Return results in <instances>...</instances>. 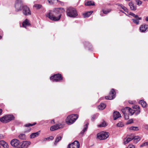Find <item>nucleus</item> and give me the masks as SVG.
<instances>
[{"label":"nucleus","mask_w":148,"mask_h":148,"mask_svg":"<svg viewBox=\"0 0 148 148\" xmlns=\"http://www.w3.org/2000/svg\"><path fill=\"white\" fill-rule=\"evenodd\" d=\"M64 11V10L62 8H55L53 11H50L47 14L46 16L51 20L58 21L61 18V14L60 13Z\"/></svg>","instance_id":"obj_1"},{"label":"nucleus","mask_w":148,"mask_h":148,"mask_svg":"<svg viewBox=\"0 0 148 148\" xmlns=\"http://www.w3.org/2000/svg\"><path fill=\"white\" fill-rule=\"evenodd\" d=\"M122 111L124 115L125 118L126 119H129V115H132L135 112V110L128 107H126L122 109Z\"/></svg>","instance_id":"obj_2"},{"label":"nucleus","mask_w":148,"mask_h":148,"mask_svg":"<svg viewBox=\"0 0 148 148\" xmlns=\"http://www.w3.org/2000/svg\"><path fill=\"white\" fill-rule=\"evenodd\" d=\"M66 12L67 16L70 17L75 18L78 15L76 9L70 7L67 8Z\"/></svg>","instance_id":"obj_3"},{"label":"nucleus","mask_w":148,"mask_h":148,"mask_svg":"<svg viewBox=\"0 0 148 148\" xmlns=\"http://www.w3.org/2000/svg\"><path fill=\"white\" fill-rule=\"evenodd\" d=\"M78 117V116L77 114L70 115L67 117L66 120V122L68 124H71L75 121Z\"/></svg>","instance_id":"obj_4"},{"label":"nucleus","mask_w":148,"mask_h":148,"mask_svg":"<svg viewBox=\"0 0 148 148\" xmlns=\"http://www.w3.org/2000/svg\"><path fill=\"white\" fill-rule=\"evenodd\" d=\"M23 5L22 0H16L15 2L14 7L16 12H19L22 10Z\"/></svg>","instance_id":"obj_5"},{"label":"nucleus","mask_w":148,"mask_h":148,"mask_svg":"<svg viewBox=\"0 0 148 148\" xmlns=\"http://www.w3.org/2000/svg\"><path fill=\"white\" fill-rule=\"evenodd\" d=\"M14 117L12 115H7L4 116L0 119V121L3 123H7L14 120Z\"/></svg>","instance_id":"obj_6"},{"label":"nucleus","mask_w":148,"mask_h":148,"mask_svg":"<svg viewBox=\"0 0 148 148\" xmlns=\"http://www.w3.org/2000/svg\"><path fill=\"white\" fill-rule=\"evenodd\" d=\"M108 136L109 133L104 132L98 133L97 135V138L100 140L106 139Z\"/></svg>","instance_id":"obj_7"},{"label":"nucleus","mask_w":148,"mask_h":148,"mask_svg":"<svg viewBox=\"0 0 148 148\" xmlns=\"http://www.w3.org/2000/svg\"><path fill=\"white\" fill-rule=\"evenodd\" d=\"M62 78L60 74L54 75L50 77V79L53 82H58L62 80Z\"/></svg>","instance_id":"obj_8"},{"label":"nucleus","mask_w":148,"mask_h":148,"mask_svg":"<svg viewBox=\"0 0 148 148\" xmlns=\"http://www.w3.org/2000/svg\"><path fill=\"white\" fill-rule=\"evenodd\" d=\"M11 145L16 148H18L20 147V143L19 141L16 139H12L10 141Z\"/></svg>","instance_id":"obj_9"},{"label":"nucleus","mask_w":148,"mask_h":148,"mask_svg":"<svg viewBox=\"0 0 148 148\" xmlns=\"http://www.w3.org/2000/svg\"><path fill=\"white\" fill-rule=\"evenodd\" d=\"M116 92L114 89H112L110 93L109 96H106L105 97L106 99L108 100H112L115 97Z\"/></svg>","instance_id":"obj_10"},{"label":"nucleus","mask_w":148,"mask_h":148,"mask_svg":"<svg viewBox=\"0 0 148 148\" xmlns=\"http://www.w3.org/2000/svg\"><path fill=\"white\" fill-rule=\"evenodd\" d=\"M23 10V13L25 16H28L31 14V12L29 8L26 5H24Z\"/></svg>","instance_id":"obj_11"},{"label":"nucleus","mask_w":148,"mask_h":148,"mask_svg":"<svg viewBox=\"0 0 148 148\" xmlns=\"http://www.w3.org/2000/svg\"><path fill=\"white\" fill-rule=\"evenodd\" d=\"M79 142L75 140L71 144H69L68 145V148H79Z\"/></svg>","instance_id":"obj_12"},{"label":"nucleus","mask_w":148,"mask_h":148,"mask_svg":"<svg viewBox=\"0 0 148 148\" xmlns=\"http://www.w3.org/2000/svg\"><path fill=\"white\" fill-rule=\"evenodd\" d=\"M30 143V141H24L22 144L20 143V147L18 148H27Z\"/></svg>","instance_id":"obj_13"},{"label":"nucleus","mask_w":148,"mask_h":148,"mask_svg":"<svg viewBox=\"0 0 148 148\" xmlns=\"http://www.w3.org/2000/svg\"><path fill=\"white\" fill-rule=\"evenodd\" d=\"M148 28V25L146 24H143L140 26V29L141 32H145L147 29Z\"/></svg>","instance_id":"obj_14"},{"label":"nucleus","mask_w":148,"mask_h":148,"mask_svg":"<svg viewBox=\"0 0 148 148\" xmlns=\"http://www.w3.org/2000/svg\"><path fill=\"white\" fill-rule=\"evenodd\" d=\"M113 116L114 120L121 117L120 114L118 112H114L113 114Z\"/></svg>","instance_id":"obj_15"},{"label":"nucleus","mask_w":148,"mask_h":148,"mask_svg":"<svg viewBox=\"0 0 148 148\" xmlns=\"http://www.w3.org/2000/svg\"><path fill=\"white\" fill-rule=\"evenodd\" d=\"M29 20L27 19H26L23 23V27H24L26 28L27 27L30 26V24L29 23Z\"/></svg>","instance_id":"obj_16"},{"label":"nucleus","mask_w":148,"mask_h":148,"mask_svg":"<svg viewBox=\"0 0 148 148\" xmlns=\"http://www.w3.org/2000/svg\"><path fill=\"white\" fill-rule=\"evenodd\" d=\"M88 123H86L84 126V128L83 130L81 132L80 134H79V135L80 136H83L84 135V132L87 130L88 126Z\"/></svg>","instance_id":"obj_17"},{"label":"nucleus","mask_w":148,"mask_h":148,"mask_svg":"<svg viewBox=\"0 0 148 148\" xmlns=\"http://www.w3.org/2000/svg\"><path fill=\"white\" fill-rule=\"evenodd\" d=\"M40 131L32 133L30 136V138H33L38 136L40 134Z\"/></svg>","instance_id":"obj_18"},{"label":"nucleus","mask_w":148,"mask_h":148,"mask_svg":"<svg viewBox=\"0 0 148 148\" xmlns=\"http://www.w3.org/2000/svg\"><path fill=\"white\" fill-rule=\"evenodd\" d=\"M0 145L2 146L4 148L8 147V145L7 143L4 140L0 141Z\"/></svg>","instance_id":"obj_19"},{"label":"nucleus","mask_w":148,"mask_h":148,"mask_svg":"<svg viewBox=\"0 0 148 148\" xmlns=\"http://www.w3.org/2000/svg\"><path fill=\"white\" fill-rule=\"evenodd\" d=\"M133 140L132 138L127 137L123 139V143L125 145Z\"/></svg>","instance_id":"obj_20"},{"label":"nucleus","mask_w":148,"mask_h":148,"mask_svg":"<svg viewBox=\"0 0 148 148\" xmlns=\"http://www.w3.org/2000/svg\"><path fill=\"white\" fill-rule=\"evenodd\" d=\"M129 5L130 6V9L132 10H135L136 9V6H135L134 4L131 2L129 3Z\"/></svg>","instance_id":"obj_21"},{"label":"nucleus","mask_w":148,"mask_h":148,"mask_svg":"<svg viewBox=\"0 0 148 148\" xmlns=\"http://www.w3.org/2000/svg\"><path fill=\"white\" fill-rule=\"evenodd\" d=\"M59 128V125H58L56 124L51 127L50 130L51 131H53L56 130H57Z\"/></svg>","instance_id":"obj_22"},{"label":"nucleus","mask_w":148,"mask_h":148,"mask_svg":"<svg viewBox=\"0 0 148 148\" xmlns=\"http://www.w3.org/2000/svg\"><path fill=\"white\" fill-rule=\"evenodd\" d=\"M93 12V11H90L86 12L83 14L84 17V18L88 17Z\"/></svg>","instance_id":"obj_23"},{"label":"nucleus","mask_w":148,"mask_h":148,"mask_svg":"<svg viewBox=\"0 0 148 148\" xmlns=\"http://www.w3.org/2000/svg\"><path fill=\"white\" fill-rule=\"evenodd\" d=\"M132 138L134 143L136 144L140 140V137L138 136H135Z\"/></svg>","instance_id":"obj_24"},{"label":"nucleus","mask_w":148,"mask_h":148,"mask_svg":"<svg viewBox=\"0 0 148 148\" xmlns=\"http://www.w3.org/2000/svg\"><path fill=\"white\" fill-rule=\"evenodd\" d=\"M133 108L134 109H136V110L137 111V112L135 113L136 115L140 113V109L139 106L137 105H135L133 107Z\"/></svg>","instance_id":"obj_25"},{"label":"nucleus","mask_w":148,"mask_h":148,"mask_svg":"<svg viewBox=\"0 0 148 148\" xmlns=\"http://www.w3.org/2000/svg\"><path fill=\"white\" fill-rule=\"evenodd\" d=\"M106 107V105L105 104L102 103L98 106V108L99 110H103Z\"/></svg>","instance_id":"obj_26"},{"label":"nucleus","mask_w":148,"mask_h":148,"mask_svg":"<svg viewBox=\"0 0 148 148\" xmlns=\"http://www.w3.org/2000/svg\"><path fill=\"white\" fill-rule=\"evenodd\" d=\"M127 13L128 14L134 17L135 18H138V19H142L141 18L138 17V15H135L134 13H132L131 12H130L129 13L128 12Z\"/></svg>","instance_id":"obj_27"},{"label":"nucleus","mask_w":148,"mask_h":148,"mask_svg":"<svg viewBox=\"0 0 148 148\" xmlns=\"http://www.w3.org/2000/svg\"><path fill=\"white\" fill-rule=\"evenodd\" d=\"M139 103L143 107H145L147 106V104L143 100H141L139 101Z\"/></svg>","instance_id":"obj_28"},{"label":"nucleus","mask_w":148,"mask_h":148,"mask_svg":"<svg viewBox=\"0 0 148 148\" xmlns=\"http://www.w3.org/2000/svg\"><path fill=\"white\" fill-rule=\"evenodd\" d=\"M141 19H139L138 18H135V19H132V21L134 23L138 25L139 24V20Z\"/></svg>","instance_id":"obj_29"},{"label":"nucleus","mask_w":148,"mask_h":148,"mask_svg":"<svg viewBox=\"0 0 148 148\" xmlns=\"http://www.w3.org/2000/svg\"><path fill=\"white\" fill-rule=\"evenodd\" d=\"M19 139L22 140H25L26 138V136L25 134H20L18 136Z\"/></svg>","instance_id":"obj_30"},{"label":"nucleus","mask_w":148,"mask_h":148,"mask_svg":"<svg viewBox=\"0 0 148 148\" xmlns=\"http://www.w3.org/2000/svg\"><path fill=\"white\" fill-rule=\"evenodd\" d=\"M94 5V2L92 1H88L85 3V5L87 6L93 5Z\"/></svg>","instance_id":"obj_31"},{"label":"nucleus","mask_w":148,"mask_h":148,"mask_svg":"<svg viewBox=\"0 0 148 148\" xmlns=\"http://www.w3.org/2000/svg\"><path fill=\"white\" fill-rule=\"evenodd\" d=\"M62 138L61 136H57L56 139L54 143V145H56L57 143L60 141Z\"/></svg>","instance_id":"obj_32"},{"label":"nucleus","mask_w":148,"mask_h":148,"mask_svg":"<svg viewBox=\"0 0 148 148\" xmlns=\"http://www.w3.org/2000/svg\"><path fill=\"white\" fill-rule=\"evenodd\" d=\"M130 130H133L137 131L138 130V129L137 127L132 126L129 128Z\"/></svg>","instance_id":"obj_33"},{"label":"nucleus","mask_w":148,"mask_h":148,"mask_svg":"<svg viewBox=\"0 0 148 148\" xmlns=\"http://www.w3.org/2000/svg\"><path fill=\"white\" fill-rule=\"evenodd\" d=\"M50 4H53L56 1H59L58 0H47Z\"/></svg>","instance_id":"obj_34"},{"label":"nucleus","mask_w":148,"mask_h":148,"mask_svg":"<svg viewBox=\"0 0 148 148\" xmlns=\"http://www.w3.org/2000/svg\"><path fill=\"white\" fill-rule=\"evenodd\" d=\"M111 10L110 9H108L106 10H102V11L104 14H107L110 12Z\"/></svg>","instance_id":"obj_35"},{"label":"nucleus","mask_w":148,"mask_h":148,"mask_svg":"<svg viewBox=\"0 0 148 148\" xmlns=\"http://www.w3.org/2000/svg\"><path fill=\"white\" fill-rule=\"evenodd\" d=\"M34 7L36 8L37 9H40L42 7V5L38 4H35L34 5Z\"/></svg>","instance_id":"obj_36"},{"label":"nucleus","mask_w":148,"mask_h":148,"mask_svg":"<svg viewBox=\"0 0 148 148\" xmlns=\"http://www.w3.org/2000/svg\"><path fill=\"white\" fill-rule=\"evenodd\" d=\"M106 126V123L104 121L98 125V127H103Z\"/></svg>","instance_id":"obj_37"},{"label":"nucleus","mask_w":148,"mask_h":148,"mask_svg":"<svg viewBox=\"0 0 148 148\" xmlns=\"http://www.w3.org/2000/svg\"><path fill=\"white\" fill-rule=\"evenodd\" d=\"M124 126L123 123L122 122H120L117 124V126L119 127H122Z\"/></svg>","instance_id":"obj_38"},{"label":"nucleus","mask_w":148,"mask_h":148,"mask_svg":"<svg viewBox=\"0 0 148 148\" xmlns=\"http://www.w3.org/2000/svg\"><path fill=\"white\" fill-rule=\"evenodd\" d=\"M136 1L138 5L140 6L142 4V1L140 0H136Z\"/></svg>","instance_id":"obj_39"},{"label":"nucleus","mask_w":148,"mask_h":148,"mask_svg":"<svg viewBox=\"0 0 148 148\" xmlns=\"http://www.w3.org/2000/svg\"><path fill=\"white\" fill-rule=\"evenodd\" d=\"M36 124V123H34L33 124H31L30 123H28L27 124H26L25 125V126L26 127H28L30 126H32L33 125H35Z\"/></svg>","instance_id":"obj_40"},{"label":"nucleus","mask_w":148,"mask_h":148,"mask_svg":"<svg viewBox=\"0 0 148 148\" xmlns=\"http://www.w3.org/2000/svg\"><path fill=\"white\" fill-rule=\"evenodd\" d=\"M53 136H50L49 137H48L47 138H44V141H46V140H47L48 139H50L51 140H52L53 139Z\"/></svg>","instance_id":"obj_41"},{"label":"nucleus","mask_w":148,"mask_h":148,"mask_svg":"<svg viewBox=\"0 0 148 148\" xmlns=\"http://www.w3.org/2000/svg\"><path fill=\"white\" fill-rule=\"evenodd\" d=\"M148 146V142H146L143 143L140 145V147H143L144 146Z\"/></svg>","instance_id":"obj_42"},{"label":"nucleus","mask_w":148,"mask_h":148,"mask_svg":"<svg viewBox=\"0 0 148 148\" xmlns=\"http://www.w3.org/2000/svg\"><path fill=\"white\" fill-rule=\"evenodd\" d=\"M133 122V120L132 119H131L128 121L127 122V124H131Z\"/></svg>","instance_id":"obj_43"},{"label":"nucleus","mask_w":148,"mask_h":148,"mask_svg":"<svg viewBox=\"0 0 148 148\" xmlns=\"http://www.w3.org/2000/svg\"><path fill=\"white\" fill-rule=\"evenodd\" d=\"M122 9H123V10L125 12H128V9L124 5L122 8Z\"/></svg>","instance_id":"obj_44"},{"label":"nucleus","mask_w":148,"mask_h":148,"mask_svg":"<svg viewBox=\"0 0 148 148\" xmlns=\"http://www.w3.org/2000/svg\"><path fill=\"white\" fill-rule=\"evenodd\" d=\"M116 5L119 6V8H121L122 9V8L123 6V5H122L121 4H120V3H117Z\"/></svg>","instance_id":"obj_45"},{"label":"nucleus","mask_w":148,"mask_h":148,"mask_svg":"<svg viewBox=\"0 0 148 148\" xmlns=\"http://www.w3.org/2000/svg\"><path fill=\"white\" fill-rule=\"evenodd\" d=\"M127 148H135V147L133 145H130L128 146Z\"/></svg>","instance_id":"obj_46"},{"label":"nucleus","mask_w":148,"mask_h":148,"mask_svg":"<svg viewBox=\"0 0 148 148\" xmlns=\"http://www.w3.org/2000/svg\"><path fill=\"white\" fill-rule=\"evenodd\" d=\"M144 127L145 129L148 130V125H144Z\"/></svg>","instance_id":"obj_47"},{"label":"nucleus","mask_w":148,"mask_h":148,"mask_svg":"<svg viewBox=\"0 0 148 148\" xmlns=\"http://www.w3.org/2000/svg\"><path fill=\"white\" fill-rule=\"evenodd\" d=\"M3 138H4V137H3V136L2 134H0V139H3Z\"/></svg>","instance_id":"obj_48"},{"label":"nucleus","mask_w":148,"mask_h":148,"mask_svg":"<svg viewBox=\"0 0 148 148\" xmlns=\"http://www.w3.org/2000/svg\"><path fill=\"white\" fill-rule=\"evenodd\" d=\"M96 116L95 115H93L92 116V119L93 121L95 118Z\"/></svg>","instance_id":"obj_49"},{"label":"nucleus","mask_w":148,"mask_h":148,"mask_svg":"<svg viewBox=\"0 0 148 148\" xmlns=\"http://www.w3.org/2000/svg\"><path fill=\"white\" fill-rule=\"evenodd\" d=\"M145 21H146L148 22V16H146L145 18Z\"/></svg>","instance_id":"obj_50"},{"label":"nucleus","mask_w":148,"mask_h":148,"mask_svg":"<svg viewBox=\"0 0 148 148\" xmlns=\"http://www.w3.org/2000/svg\"><path fill=\"white\" fill-rule=\"evenodd\" d=\"M51 123H55L54 122V120L53 119L51 120Z\"/></svg>","instance_id":"obj_51"},{"label":"nucleus","mask_w":148,"mask_h":148,"mask_svg":"<svg viewBox=\"0 0 148 148\" xmlns=\"http://www.w3.org/2000/svg\"><path fill=\"white\" fill-rule=\"evenodd\" d=\"M2 112V110L1 109H0V115L1 114Z\"/></svg>","instance_id":"obj_52"},{"label":"nucleus","mask_w":148,"mask_h":148,"mask_svg":"<svg viewBox=\"0 0 148 148\" xmlns=\"http://www.w3.org/2000/svg\"><path fill=\"white\" fill-rule=\"evenodd\" d=\"M120 11H121V12H122L123 13H125V14L127 15V14L126 13H124V12L123 11H122L120 10Z\"/></svg>","instance_id":"obj_53"},{"label":"nucleus","mask_w":148,"mask_h":148,"mask_svg":"<svg viewBox=\"0 0 148 148\" xmlns=\"http://www.w3.org/2000/svg\"><path fill=\"white\" fill-rule=\"evenodd\" d=\"M129 103H130V104H133V103L132 102H130V101L129 102Z\"/></svg>","instance_id":"obj_54"},{"label":"nucleus","mask_w":148,"mask_h":148,"mask_svg":"<svg viewBox=\"0 0 148 148\" xmlns=\"http://www.w3.org/2000/svg\"><path fill=\"white\" fill-rule=\"evenodd\" d=\"M2 38V37L0 36V39H1Z\"/></svg>","instance_id":"obj_55"},{"label":"nucleus","mask_w":148,"mask_h":148,"mask_svg":"<svg viewBox=\"0 0 148 148\" xmlns=\"http://www.w3.org/2000/svg\"><path fill=\"white\" fill-rule=\"evenodd\" d=\"M102 99V98H100L99 99L100 100H101V99Z\"/></svg>","instance_id":"obj_56"},{"label":"nucleus","mask_w":148,"mask_h":148,"mask_svg":"<svg viewBox=\"0 0 148 148\" xmlns=\"http://www.w3.org/2000/svg\"><path fill=\"white\" fill-rule=\"evenodd\" d=\"M143 0L144 1H147V0Z\"/></svg>","instance_id":"obj_57"},{"label":"nucleus","mask_w":148,"mask_h":148,"mask_svg":"<svg viewBox=\"0 0 148 148\" xmlns=\"http://www.w3.org/2000/svg\"><path fill=\"white\" fill-rule=\"evenodd\" d=\"M100 15H101V16H103L101 15V14H100Z\"/></svg>","instance_id":"obj_58"},{"label":"nucleus","mask_w":148,"mask_h":148,"mask_svg":"<svg viewBox=\"0 0 148 148\" xmlns=\"http://www.w3.org/2000/svg\"><path fill=\"white\" fill-rule=\"evenodd\" d=\"M87 44H88L89 45V44L88 43H87Z\"/></svg>","instance_id":"obj_59"}]
</instances>
